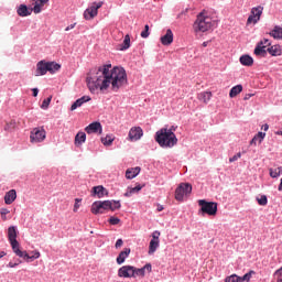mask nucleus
I'll use <instances>...</instances> for the list:
<instances>
[{
  "instance_id": "bb28decb",
  "label": "nucleus",
  "mask_w": 282,
  "mask_h": 282,
  "mask_svg": "<svg viewBox=\"0 0 282 282\" xmlns=\"http://www.w3.org/2000/svg\"><path fill=\"white\" fill-rule=\"evenodd\" d=\"M87 140V134L85 132H78L75 135V147H82L83 144H85Z\"/></svg>"
},
{
  "instance_id": "6e6d98bb",
  "label": "nucleus",
  "mask_w": 282,
  "mask_h": 282,
  "mask_svg": "<svg viewBox=\"0 0 282 282\" xmlns=\"http://www.w3.org/2000/svg\"><path fill=\"white\" fill-rule=\"evenodd\" d=\"M142 270H144V272H147V270L149 271V272H151V270H152V267H151V264H145L143 268H142Z\"/></svg>"
},
{
  "instance_id": "c756f323",
  "label": "nucleus",
  "mask_w": 282,
  "mask_h": 282,
  "mask_svg": "<svg viewBox=\"0 0 282 282\" xmlns=\"http://www.w3.org/2000/svg\"><path fill=\"white\" fill-rule=\"evenodd\" d=\"M269 34L273 39H275L278 41H281V39H282V26L275 25Z\"/></svg>"
},
{
  "instance_id": "13d9d810",
  "label": "nucleus",
  "mask_w": 282,
  "mask_h": 282,
  "mask_svg": "<svg viewBox=\"0 0 282 282\" xmlns=\"http://www.w3.org/2000/svg\"><path fill=\"white\" fill-rule=\"evenodd\" d=\"M252 96H254V94H247L243 97V100H250V98H252Z\"/></svg>"
},
{
  "instance_id": "69168bd1",
  "label": "nucleus",
  "mask_w": 282,
  "mask_h": 282,
  "mask_svg": "<svg viewBox=\"0 0 282 282\" xmlns=\"http://www.w3.org/2000/svg\"><path fill=\"white\" fill-rule=\"evenodd\" d=\"M203 47H208V42H204Z\"/></svg>"
},
{
  "instance_id": "de8ad7c7",
  "label": "nucleus",
  "mask_w": 282,
  "mask_h": 282,
  "mask_svg": "<svg viewBox=\"0 0 282 282\" xmlns=\"http://www.w3.org/2000/svg\"><path fill=\"white\" fill-rule=\"evenodd\" d=\"M0 215H1L2 219H3V221H6V219H8V218L6 217V215H10V212H9L8 208H1V209H0Z\"/></svg>"
},
{
  "instance_id": "ea45409f",
  "label": "nucleus",
  "mask_w": 282,
  "mask_h": 282,
  "mask_svg": "<svg viewBox=\"0 0 282 282\" xmlns=\"http://www.w3.org/2000/svg\"><path fill=\"white\" fill-rule=\"evenodd\" d=\"M279 175H282V167L270 169L271 177H279Z\"/></svg>"
},
{
  "instance_id": "79ce46f5",
  "label": "nucleus",
  "mask_w": 282,
  "mask_h": 282,
  "mask_svg": "<svg viewBox=\"0 0 282 282\" xmlns=\"http://www.w3.org/2000/svg\"><path fill=\"white\" fill-rule=\"evenodd\" d=\"M259 206H268V196L262 195L260 198H257Z\"/></svg>"
},
{
  "instance_id": "393cba45",
  "label": "nucleus",
  "mask_w": 282,
  "mask_h": 282,
  "mask_svg": "<svg viewBox=\"0 0 282 282\" xmlns=\"http://www.w3.org/2000/svg\"><path fill=\"white\" fill-rule=\"evenodd\" d=\"M93 193L94 195H97L99 199L105 197V195H109V192H107L102 185L93 187Z\"/></svg>"
},
{
  "instance_id": "cd10ccee",
  "label": "nucleus",
  "mask_w": 282,
  "mask_h": 282,
  "mask_svg": "<svg viewBox=\"0 0 282 282\" xmlns=\"http://www.w3.org/2000/svg\"><path fill=\"white\" fill-rule=\"evenodd\" d=\"M129 47H131V36L129 34H127L124 36L123 42L119 45V51L124 52V51L129 50Z\"/></svg>"
},
{
  "instance_id": "4be33fe9",
  "label": "nucleus",
  "mask_w": 282,
  "mask_h": 282,
  "mask_svg": "<svg viewBox=\"0 0 282 282\" xmlns=\"http://www.w3.org/2000/svg\"><path fill=\"white\" fill-rule=\"evenodd\" d=\"M19 17H30L32 12H34L33 9H29L25 4H20V7L17 10Z\"/></svg>"
},
{
  "instance_id": "a211bd4d",
  "label": "nucleus",
  "mask_w": 282,
  "mask_h": 282,
  "mask_svg": "<svg viewBox=\"0 0 282 282\" xmlns=\"http://www.w3.org/2000/svg\"><path fill=\"white\" fill-rule=\"evenodd\" d=\"M89 100H91V97L89 96H83L79 99H77L72 106H70V111H76V109H78V107H83V105H85V102H89Z\"/></svg>"
},
{
  "instance_id": "6e6552de",
  "label": "nucleus",
  "mask_w": 282,
  "mask_h": 282,
  "mask_svg": "<svg viewBox=\"0 0 282 282\" xmlns=\"http://www.w3.org/2000/svg\"><path fill=\"white\" fill-rule=\"evenodd\" d=\"M101 6H105V2H94L88 9L84 11V19H86V21H91V19L98 17V10H100Z\"/></svg>"
},
{
  "instance_id": "b1692460",
  "label": "nucleus",
  "mask_w": 282,
  "mask_h": 282,
  "mask_svg": "<svg viewBox=\"0 0 282 282\" xmlns=\"http://www.w3.org/2000/svg\"><path fill=\"white\" fill-rule=\"evenodd\" d=\"M265 140V132H258L252 140L249 142L250 147H257V142L261 144Z\"/></svg>"
},
{
  "instance_id": "a18cd8bd",
  "label": "nucleus",
  "mask_w": 282,
  "mask_h": 282,
  "mask_svg": "<svg viewBox=\"0 0 282 282\" xmlns=\"http://www.w3.org/2000/svg\"><path fill=\"white\" fill-rule=\"evenodd\" d=\"M50 102H52V96L43 100L41 108L47 109L50 107Z\"/></svg>"
},
{
  "instance_id": "9d476101",
  "label": "nucleus",
  "mask_w": 282,
  "mask_h": 282,
  "mask_svg": "<svg viewBox=\"0 0 282 282\" xmlns=\"http://www.w3.org/2000/svg\"><path fill=\"white\" fill-rule=\"evenodd\" d=\"M270 40L263 39L257 44L253 54H256V56L265 57L268 55V51L265 50V47H270Z\"/></svg>"
},
{
  "instance_id": "5701e85b",
  "label": "nucleus",
  "mask_w": 282,
  "mask_h": 282,
  "mask_svg": "<svg viewBox=\"0 0 282 282\" xmlns=\"http://www.w3.org/2000/svg\"><path fill=\"white\" fill-rule=\"evenodd\" d=\"M212 98H213V93L210 91H203L197 95V99L200 100V102H204L205 105H208Z\"/></svg>"
},
{
  "instance_id": "2eb2a0df",
  "label": "nucleus",
  "mask_w": 282,
  "mask_h": 282,
  "mask_svg": "<svg viewBox=\"0 0 282 282\" xmlns=\"http://www.w3.org/2000/svg\"><path fill=\"white\" fill-rule=\"evenodd\" d=\"M47 62L45 61H40L36 64V70H35V76H45L47 74Z\"/></svg>"
},
{
  "instance_id": "338daca9",
  "label": "nucleus",
  "mask_w": 282,
  "mask_h": 282,
  "mask_svg": "<svg viewBox=\"0 0 282 282\" xmlns=\"http://www.w3.org/2000/svg\"><path fill=\"white\" fill-rule=\"evenodd\" d=\"M119 36L122 39V36H124V33L119 32Z\"/></svg>"
},
{
  "instance_id": "412c9836",
  "label": "nucleus",
  "mask_w": 282,
  "mask_h": 282,
  "mask_svg": "<svg viewBox=\"0 0 282 282\" xmlns=\"http://www.w3.org/2000/svg\"><path fill=\"white\" fill-rule=\"evenodd\" d=\"M140 171H142L140 166L128 169L126 171L127 180H133V177H138V175H140Z\"/></svg>"
},
{
  "instance_id": "423d86ee",
  "label": "nucleus",
  "mask_w": 282,
  "mask_h": 282,
  "mask_svg": "<svg viewBox=\"0 0 282 282\" xmlns=\"http://www.w3.org/2000/svg\"><path fill=\"white\" fill-rule=\"evenodd\" d=\"M191 193H193V186L188 183H181L175 189L176 202H184V197Z\"/></svg>"
},
{
  "instance_id": "4c0bfd02",
  "label": "nucleus",
  "mask_w": 282,
  "mask_h": 282,
  "mask_svg": "<svg viewBox=\"0 0 282 282\" xmlns=\"http://www.w3.org/2000/svg\"><path fill=\"white\" fill-rule=\"evenodd\" d=\"M121 206L120 200H110L109 210H120Z\"/></svg>"
},
{
  "instance_id": "aec40b11",
  "label": "nucleus",
  "mask_w": 282,
  "mask_h": 282,
  "mask_svg": "<svg viewBox=\"0 0 282 282\" xmlns=\"http://www.w3.org/2000/svg\"><path fill=\"white\" fill-rule=\"evenodd\" d=\"M129 254H131V249L130 248H126L124 250H122L119 256L117 257V263L118 265H122V263H124V261L127 260V258L129 257Z\"/></svg>"
},
{
  "instance_id": "0e129e2a",
  "label": "nucleus",
  "mask_w": 282,
  "mask_h": 282,
  "mask_svg": "<svg viewBox=\"0 0 282 282\" xmlns=\"http://www.w3.org/2000/svg\"><path fill=\"white\" fill-rule=\"evenodd\" d=\"M2 257H6V252L4 251L0 252V259H2Z\"/></svg>"
},
{
  "instance_id": "052dcab7",
  "label": "nucleus",
  "mask_w": 282,
  "mask_h": 282,
  "mask_svg": "<svg viewBox=\"0 0 282 282\" xmlns=\"http://www.w3.org/2000/svg\"><path fill=\"white\" fill-rule=\"evenodd\" d=\"M156 210H158L159 213H162V210H164V206H162V205H158Z\"/></svg>"
},
{
  "instance_id": "2f4dec72",
  "label": "nucleus",
  "mask_w": 282,
  "mask_h": 282,
  "mask_svg": "<svg viewBox=\"0 0 282 282\" xmlns=\"http://www.w3.org/2000/svg\"><path fill=\"white\" fill-rule=\"evenodd\" d=\"M241 91H243V86H241V85L234 86L229 91V96H230V98H235V97L239 96V94H241Z\"/></svg>"
},
{
  "instance_id": "0eeeda50",
  "label": "nucleus",
  "mask_w": 282,
  "mask_h": 282,
  "mask_svg": "<svg viewBox=\"0 0 282 282\" xmlns=\"http://www.w3.org/2000/svg\"><path fill=\"white\" fill-rule=\"evenodd\" d=\"M111 208V200H97L91 205L93 215H102L105 212Z\"/></svg>"
},
{
  "instance_id": "8fccbe9b",
  "label": "nucleus",
  "mask_w": 282,
  "mask_h": 282,
  "mask_svg": "<svg viewBox=\"0 0 282 282\" xmlns=\"http://www.w3.org/2000/svg\"><path fill=\"white\" fill-rule=\"evenodd\" d=\"M152 241H160V231H153Z\"/></svg>"
},
{
  "instance_id": "a878e982",
  "label": "nucleus",
  "mask_w": 282,
  "mask_h": 282,
  "mask_svg": "<svg viewBox=\"0 0 282 282\" xmlns=\"http://www.w3.org/2000/svg\"><path fill=\"white\" fill-rule=\"evenodd\" d=\"M239 61L245 67H252L254 65V59L250 55H242Z\"/></svg>"
},
{
  "instance_id": "864d4df0",
  "label": "nucleus",
  "mask_w": 282,
  "mask_h": 282,
  "mask_svg": "<svg viewBox=\"0 0 282 282\" xmlns=\"http://www.w3.org/2000/svg\"><path fill=\"white\" fill-rule=\"evenodd\" d=\"M124 243V241H122V239H118L117 241H116V245H115V248H122V245Z\"/></svg>"
},
{
  "instance_id": "7ed1b4c3",
  "label": "nucleus",
  "mask_w": 282,
  "mask_h": 282,
  "mask_svg": "<svg viewBox=\"0 0 282 282\" xmlns=\"http://www.w3.org/2000/svg\"><path fill=\"white\" fill-rule=\"evenodd\" d=\"M194 32H208L213 28V19L208 17V12L202 11L194 22Z\"/></svg>"
},
{
  "instance_id": "1a4fd4ad",
  "label": "nucleus",
  "mask_w": 282,
  "mask_h": 282,
  "mask_svg": "<svg viewBox=\"0 0 282 282\" xmlns=\"http://www.w3.org/2000/svg\"><path fill=\"white\" fill-rule=\"evenodd\" d=\"M45 138H46V132H45V129H43V128H34L31 131L30 140L32 143L43 142V140H45Z\"/></svg>"
},
{
  "instance_id": "c85d7f7f",
  "label": "nucleus",
  "mask_w": 282,
  "mask_h": 282,
  "mask_svg": "<svg viewBox=\"0 0 282 282\" xmlns=\"http://www.w3.org/2000/svg\"><path fill=\"white\" fill-rule=\"evenodd\" d=\"M47 72L50 74H56L61 69V64L56 62H46Z\"/></svg>"
},
{
  "instance_id": "bf43d9fd",
  "label": "nucleus",
  "mask_w": 282,
  "mask_h": 282,
  "mask_svg": "<svg viewBox=\"0 0 282 282\" xmlns=\"http://www.w3.org/2000/svg\"><path fill=\"white\" fill-rule=\"evenodd\" d=\"M32 93H33L34 98H36V96H39V88H33Z\"/></svg>"
},
{
  "instance_id": "39448f33",
  "label": "nucleus",
  "mask_w": 282,
  "mask_h": 282,
  "mask_svg": "<svg viewBox=\"0 0 282 282\" xmlns=\"http://www.w3.org/2000/svg\"><path fill=\"white\" fill-rule=\"evenodd\" d=\"M198 206L200 207L199 213L202 215H209V217H215L217 215V203L207 202L206 199H199Z\"/></svg>"
},
{
  "instance_id": "09e8293b",
  "label": "nucleus",
  "mask_w": 282,
  "mask_h": 282,
  "mask_svg": "<svg viewBox=\"0 0 282 282\" xmlns=\"http://www.w3.org/2000/svg\"><path fill=\"white\" fill-rule=\"evenodd\" d=\"M109 224L111 226H118V224H120V218H118V217H110L109 218Z\"/></svg>"
},
{
  "instance_id": "f704fd0d",
  "label": "nucleus",
  "mask_w": 282,
  "mask_h": 282,
  "mask_svg": "<svg viewBox=\"0 0 282 282\" xmlns=\"http://www.w3.org/2000/svg\"><path fill=\"white\" fill-rule=\"evenodd\" d=\"M24 259H39L41 257V252L39 251H32L31 254H28V251H22Z\"/></svg>"
},
{
  "instance_id": "4468645a",
  "label": "nucleus",
  "mask_w": 282,
  "mask_h": 282,
  "mask_svg": "<svg viewBox=\"0 0 282 282\" xmlns=\"http://www.w3.org/2000/svg\"><path fill=\"white\" fill-rule=\"evenodd\" d=\"M86 133L91 134V133H102V124L100 122L96 121L90 123L85 128Z\"/></svg>"
},
{
  "instance_id": "7c9ffc66",
  "label": "nucleus",
  "mask_w": 282,
  "mask_h": 282,
  "mask_svg": "<svg viewBox=\"0 0 282 282\" xmlns=\"http://www.w3.org/2000/svg\"><path fill=\"white\" fill-rule=\"evenodd\" d=\"M271 56H281L282 50L280 45H273L267 50Z\"/></svg>"
},
{
  "instance_id": "473e14b6",
  "label": "nucleus",
  "mask_w": 282,
  "mask_h": 282,
  "mask_svg": "<svg viewBox=\"0 0 282 282\" xmlns=\"http://www.w3.org/2000/svg\"><path fill=\"white\" fill-rule=\"evenodd\" d=\"M160 248V240H151L149 245V254H154L155 250Z\"/></svg>"
},
{
  "instance_id": "603ef678",
  "label": "nucleus",
  "mask_w": 282,
  "mask_h": 282,
  "mask_svg": "<svg viewBox=\"0 0 282 282\" xmlns=\"http://www.w3.org/2000/svg\"><path fill=\"white\" fill-rule=\"evenodd\" d=\"M239 158H241V153L235 154L232 158L229 159V162H237V160H239Z\"/></svg>"
},
{
  "instance_id": "f257e3e1",
  "label": "nucleus",
  "mask_w": 282,
  "mask_h": 282,
  "mask_svg": "<svg viewBox=\"0 0 282 282\" xmlns=\"http://www.w3.org/2000/svg\"><path fill=\"white\" fill-rule=\"evenodd\" d=\"M86 83L90 94H98V91L102 94L109 89L110 85L112 91H118L128 83L127 72L122 67L111 69V64H106L91 68L87 74Z\"/></svg>"
},
{
  "instance_id": "e433bc0d",
  "label": "nucleus",
  "mask_w": 282,
  "mask_h": 282,
  "mask_svg": "<svg viewBox=\"0 0 282 282\" xmlns=\"http://www.w3.org/2000/svg\"><path fill=\"white\" fill-rule=\"evenodd\" d=\"M252 274H256L254 271H249L248 273H246L243 276H239V282H250V280L252 279Z\"/></svg>"
},
{
  "instance_id": "49530a36",
  "label": "nucleus",
  "mask_w": 282,
  "mask_h": 282,
  "mask_svg": "<svg viewBox=\"0 0 282 282\" xmlns=\"http://www.w3.org/2000/svg\"><path fill=\"white\" fill-rule=\"evenodd\" d=\"M276 282H282V267L274 272Z\"/></svg>"
},
{
  "instance_id": "680f3d73",
  "label": "nucleus",
  "mask_w": 282,
  "mask_h": 282,
  "mask_svg": "<svg viewBox=\"0 0 282 282\" xmlns=\"http://www.w3.org/2000/svg\"><path fill=\"white\" fill-rule=\"evenodd\" d=\"M262 129H263L264 131H268V130L270 129V126H268V123H265V124L262 127Z\"/></svg>"
},
{
  "instance_id": "9b49d317",
  "label": "nucleus",
  "mask_w": 282,
  "mask_h": 282,
  "mask_svg": "<svg viewBox=\"0 0 282 282\" xmlns=\"http://www.w3.org/2000/svg\"><path fill=\"white\" fill-rule=\"evenodd\" d=\"M261 14H263V7H256L251 9V14L249 15L247 20V24L250 25V23H257L261 19Z\"/></svg>"
},
{
  "instance_id": "4d7b16f0",
  "label": "nucleus",
  "mask_w": 282,
  "mask_h": 282,
  "mask_svg": "<svg viewBox=\"0 0 282 282\" xmlns=\"http://www.w3.org/2000/svg\"><path fill=\"white\" fill-rule=\"evenodd\" d=\"M19 263H21V261L15 262V263L9 262L8 268H17V265H19Z\"/></svg>"
},
{
  "instance_id": "37998d69",
  "label": "nucleus",
  "mask_w": 282,
  "mask_h": 282,
  "mask_svg": "<svg viewBox=\"0 0 282 282\" xmlns=\"http://www.w3.org/2000/svg\"><path fill=\"white\" fill-rule=\"evenodd\" d=\"M225 282H239V275L231 274L225 279Z\"/></svg>"
},
{
  "instance_id": "3c124183",
  "label": "nucleus",
  "mask_w": 282,
  "mask_h": 282,
  "mask_svg": "<svg viewBox=\"0 0 282 282\" xmlns=\"http://www.w3.org/2000/svg\"><path fill=\"white\" fill-rule=\"evenodd\" d=\"M80 202V198H76L75 199V205H74V213L78 212V208H80V204H78Z\"/></svg>"
},
{
  "instance_id": "20e7f679",
  "label": "nucleus",
  "mask_w": 282,
  "mask_h": 282,
  "mask_svg": "<svg viewBox=\"0 0 282 282\" xmlns=\"http://www.w3.org/2000/svg\"><path fill=\"white\" fill-rule=\"evenodd\" d=\"M8 239H9V243H11V248L14 254H17V257L23 258V251H21L20 249L21 245L17 240V227L10 226L8 228Z\"/></svg>"
},
{
  "instance_id": "72a5a7b5",
  "label": "nucleus",
  "mask_w": 282,
  "mask_h": 282,
  "mask_svg": "<svg viewBox=\"0 0 282 282\" xmlns=\"http://www.w3.org/2000/svg\"><path fill=\"white\" fill-rule=\"evenodd\" d=\"M113 135L111 134H107L105 138H101V143L104 147H111V144L113 143Z\"/></svg>"
},
{
  "instance_id": "ddd939ff",
  "label": "nucleus",
  "mask_w": 282,
  "mask_h": 282,
  "mask_svg": "<svg viewBox=\"0 0 282 282\" xmlns=\"http://www.w3.org/2000/svg\"><path fill=\"white\" fill-rule=\"evenodd\" d=\"M120 279H133V265H123L118 270Z\"/></svg>"
},
{
  "instance_id": "f8f14e48",
  "label": "nucleus",
  "mask_w": 282,
  "mask_h": 282,
  "mask_svg": "<svg viewBox=\"0 0 282 282\" xmlns=\"http://www.w3.org/2000/svg\"><path fill=\"white\" fill-rule=\"evenodd\" d=\"M144 135L141 127H132L128 134V140L130 142H138Z\"/></svg>"
},
{
  "instance_id": "f03ea898",
  "label": "nucleus",
  "mask_w": 282,
  "mask_h": 282,
  "mask_svg": "<svg viewBox=\"0 0 282 282\" xmlns=\"http://www.w3.org/2000/svg\"><path fill=\"white\" fill-rule=\"evenodd\" d=\"M155 141L160 144L163 149H172L177 144V137L174 132H171L169 128H162L155 133Z\"/></svg>"
},
{
  "instance_id": "f3484780",
  "label": "nucleus",
  "mask_w": 282,
  "mask_h": 282,
  "mask_svg": "<svg viewBox=\"0 0 282 282\" xmlns=\"http://www.w3.org/2000/svg\"><path fill=\"white\" fill-rule=\"evenodd\" d=\"M162 45L169 46L173 43V31L167 29L165 34L160 39Z\"/></svg>"
},
{
  "instance_id": "dca6fc26",
  "label": "nucleus",
  "mask_w": 282,
  "mask_h": 282,
  "mask_svg": "<svg viewBox=\"0 0 282 282\" xmlns=\"http://www.w3.org/2000/svg\"><path fill=\"white\" fill-rule=\"evenodd\" d=\"M34 1V7H33V12L34 14H41L43 12V8L45 4L50 3V0H33Z\"/></svg>"
},
{
  "instance_id": "a19ab883",
  "label": "nucleus",
  "mask_w": 282,
  "mask_h": 282,
  "mask_svg": "<svg viewBox=\"0 0 282 282\" xmlns=\"http://www.w3.org/2000/svg\"><path fill=\"white\" fill-rule=\"evenodd\" d=\"M144 269H138L133 267V279H135V276H144Z\"/></svg>"
},
{
  "instance_id": "5fc2aeb1",
  "label": "nucleus",
  "mask_w": 282,
  "mask_h": 282,
  "mask_svg": "<svg viewBox=\"0 0 282 282\" xmlns=\"http://www.w3.org/2000/svg\"><path fill=\"white\" fill-rule=\"evenodd\" d=\"M74 28H76V22L66 26L65 32H69V30H74Z\"/></svg>"
},
{
  "instance_id": "e2e57ef3",
  "label": "nucleus",
  "mask_w": 282,
  "mask_h": 282,
  "mask_svg": "<svg viewBox=\"0 0 282 282\" xmlns=\"http://www.w3.org/2000/svg\"><path fill=\"white\" fill-rule=\"evenodd\" d=\"M175 126H172L170 129H167V131H171V133H173V131H175Z\"/></svg>"
},
{
  "instance_id": "58836bf2",
  "label": "nucleus",
  "mask_w": 282,
  "mask_h": 282,
  "mask_svg": "<svg viewBox=\"0 0 282 282\" xmlns=\"http://www.w3.org/2000/svg\"><path fill=\"white\" fill-rule=\"evenodd\" d=\"M14 129H17V121L15 120L9 121L4 127V131H14Z\"/></svg>"
},
{
  "instance_id": "c03bdc74",
  "label": "nucleus",
  "mask_w": 282,
  "mask_h": 282,
  "mask_svg": "<svg viewBox=\"0 0 282 282\" xmlns=\"http://www.w3.org/2000/svg\"><path fill=\"white\" fill-rule=\"evenodd\" d=\"M150 34L151 33L149 32V24H145L144 30L141 32V37L142 39H149Z\"/></svg>"
},
{
  "instance_id": "c9c22d12",
  "label": "nucleus",
  "mask_w": 282,
  "mask_h": 282,
  "mask_svg": "<svg viewBox=\"0 0 282 282\" xmlns=\"http://www.w3.org/2000/svg\"><path fill=\"white\" fill-rule=\"evenodd\" d=\"M140 191H142L141 185H137L135 187H131V188L128 189V192L124 193V197H131V195L133 193H140Z\"/></svg>"
},
{
  "instance_id": "6ab92c4d",
  "label": "nucleus",
  "mask_w": 282,
  "mask_h": 282,
  "mask_svg": "<svg viewBox=\"0 0 282 282\" xmlns=\"http://www.w3.org/2000/svg\"><path fill=\"white\" fill-rule=\"evenodd\" d=\"M17 199V189H10L4 195V204L10 206Z\"/></svg>"
}]
</instances>
